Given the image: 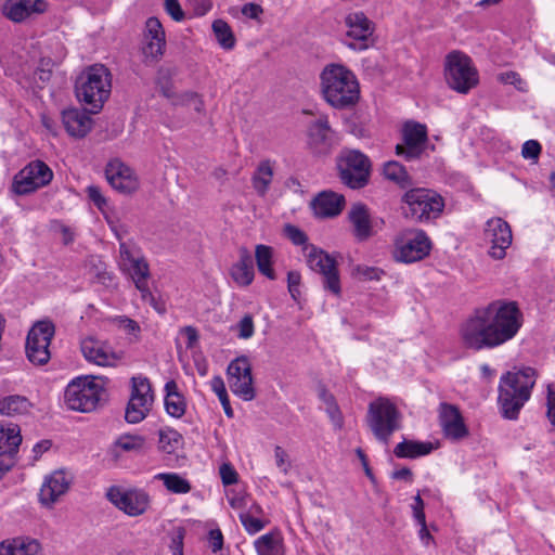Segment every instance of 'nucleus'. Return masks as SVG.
Masks as SVG:
<instances>
[{
	"mask_svg": "<svg viewBox=\"0 0 555 555\" xmlns=\"http://www.w3.org/2000/svg\"><path fill=\"white\" fill-rule=\"evenodd\" d=\"M383 175L387 180L395 182L401 188H408L412 183L411 177L405 168L396 160L385 163Z\"/></svg>",
	"mask_w": 555,
	"mask_h": 555,
	"instance_id": "obj_37",
	"label": "nucleus"
},
{
	"mask_svg": "<svg viewBox=\"0 0 555 555\" xmlns=\"http://www.w3.org/2000/svg\"><path fill=\"white\" fill-rule=\"evenodd\" d=\"M40 544L35 539L15 538L0 543V555H38Z\"/></svg>",
	"mask_w": 555,
	"mask_h": 555,
	"instance_id": "obj_31",
	"label": "nucleus"
},
{
	"mask_svg": "<svg viewBox=\"0 0 555 555\" xmlns=\"http://www.w3.org/2000/svg\"><path fill=\"white\" fill-rule=\"evenodd\" d=\"M320 86L323 99L335 109H349L359 102V81L341 64H327L320 74Z\"/></svg>",
	"mask_w": 555,
	"mask_h": 555,
	"instance_id": "obj_2",
	"label": "nucleus"
},
{
	"mask_svg": "<svg viewBox=\"0 0 555 555\" xmlns=\"http://www.w3.org/2000/svg\"><path fill=\"white\" fill-rule=\"evenodd\" d=\"M254 261L247 250H243L240 260L232 266L231 276L238 286H248L254 280Z\"/></svg>",
	"mask_w": 555,
	"mask_h": 555,
	"instance_id": "obj_32",
	"label": "nucleus"
},
{
	"mask_svg": "<svg viewBox=\"0 0 555 555\" xmlns=\"http://www.w3.org/2000/svg\"><path fill=\"white\" fill-rule=\"evenodd\" d=\"M308 147L312 154L327 155L335 144V132L331 128L327 116H320L308 127Z\"/></svg>",
	"mask_w": 555,
	"mask_h": 555,
	"instance_id": "obj_18",
	"label": "nucleus"
},
{
	"mask_svg": "<svg viewBox=\"0 0 555 555\" xmlns=\"http://www.w3.org/2000/svg\"><path fill=\"white\" fill-rule=\"evenodd\" d=\"M104 393L103 386L95 378L78 377L72 380L64 393L65 404L73 411H93Z\"/></svg>",
	"mask_w": 555,
	"mask_h": 555,
	"instance_id": "obj_8",
	"label": "nucleus"
},
{
	"mask_svg": "<svg viewBox=\"0 0 555 555\" xmlns=\"http://www.w3.org/2000/svg\"><path fill=\"white\" fill-rule=\"evenodd\" d=\"M301 275L298 271H289L287 273V287L292 298L298 301L300 298Z\"/></svg>",
	"mask_w": 555,
	"mask_h": 555,
	"instance_id": "obj_51",
	"label": "nucleus"
},
{
	"mask_svg": "<svg viewBox=\"0 0 555 555\" xmlns=\"http://www.w3.org/2000/svg\"><path fill=\"white\" fill-rule=\"evenodd\" d=\"M166 40L143 37L142 53L145 61H157L165 52Z\"/></svg>",
	"mask_w": 555,
	"mask_h": 555,
	"instance_id": "obj_43",
	"label": "nucleus"
},
{
	"mask_svg": "<svg viewBox=\"0 0 555 555\" xmlns=\"http://www.w3.org/2000/svg\"><path fill=\"white\" fill-rule=\"evenodd\" d=\"M547 417L555 426V385H547Z\"/></svg>",
	"mask_w": 555,
	"mask_h": 555,
	"instance_id": "obj_61",
	"label": "nucleus"
},
{
	"mask_svg": "<svg viewBox=\"0 0 555 555\" xmlns=\"http://www.w3.org/2000/svg\"><path fill=\"white\" fill-rule=\"evenodd\" d=\"M30 401L20 395L5 396L0 399V414L4 416L23 415L30 411Z\"/></svg>",
	"mask_w": 555,
	"mask_h": 555,
	"instance_id": "obj_35",
	"label": "nucleus"
},
{
	"mask_svg": "<svg viewBox=\"0 0 555 555\" xmlns=\"http://www.w3.org/2000/svg\"><path fill=\"white\" fill-rule=\"evenodd\" d=\"M498 80L503 83L513 85L517 89L521 90V85L524 83L519 74L513 70L501 73L498 75Z\"/></svg>",
	"mask_w": 555,
	"mask_h": 555,
	"instance_id": "obj_59",
	"label": "nucleus"
},
{
	"mask_svg": "<svg viewBox=\"0 0 555 555\" xmlns=\"http://www.w3.org/2000/svg\"><path fill=\"white\" fill-rule=\"evenodd\" d=\"M68 489V481L63 472H54L41 486L39 492L40 502L43 505H52Z\"/></svg>",
	"mask_w": 555,
	"mask_h": 555,
	"instance_id": "obj_29",
	"label": "nucleus"
},
{
	"mask_svg": "<svg viewBox=\"0 0 555 555\" xmlns=\"http://www.w3.org/2000/svg\"><path fill=\"white\" fill-rule=\"evenodd\" d=\"M212 30L218 43L225 50H232L235 46V38L231 27L222 20L212 23Z\"/></svg>",
	"mask_w": 555,
	"mask_h": 555,
	"instance_id": "obj_41",
	"label": "nucleus"
},
{
	"mask_svg": "<svg viewBox=\"0 0 555 555\" xmlns=\"http://www.w3.org/2000/svg\"><path fill=\"white\" fill-rule=\"evenodd\" d=\"M22 442L17 424L0 421V454L13 456Z\"/></svg>",
	"mask_w": 555,
	"mask_h": 555,
	"instance_id": "obj_30",
	"label": "nucleus"
},
{
	"mask_svg": "<svg viewBox=\"0 0 555 555\" xmlns=\"http://www.w3.org/2000/svg\"><path fill=\"white\" fill-rule=\"evenodd\" d=\"M403 212L406 218L425 222L438 218L444 207L443 198L433 190L416 188L402 196Z\"/></svg>",
	"mask_w": 555,
	"mask_h": 555,
	"instance_id": "obj_6",
	"label": "nucleus"
},
{
	"mask_svg": "<svg viewBox=\"0 0 555 555\" xmlns=\"http://www.w3.org/2000/svg\"><path fill=\"white\" fill-rule=\"evenodd\" d=\"M325 412L327 413L334 427L336 429H341L344 426V417L337 403L325 406Z\"/></svg>",
	"mask_w": 555,
	"mask_h": 555,
	"instance_id": "obj_58",
	"label": "nucleus"
},
{
	"mask_svg": "<svg viewBox=\"0 0 555 555\" xmlns=\"http://www.w3.org/2000/svg\"><path fill=\"white\" fill-rule=\"evenodd\" d=\"M87 193L89 198L94 203V205L102 209L106 205V199L102 195L100 188L95 185H90L87 188Z\"/></svg>",
	"mask_w": 555,
	"mask_h": 555,
	"instance_id": "obj_62",
	"label": "nucleus"
},
{
	"mask_svg": "<svg viewBox=\"0 0 555 555\" xmlns=\"http://www.w3.org/2000/svg\"><path fill=\"white\" fill-rule=\"evenodd\" d=\"M210 387H211V390L219 398L225 415L230 418L233 417L234 412L231 408L229 396H228L223 379L220 376H215L210 380Z\"/></svg>",
	"mask_w": 555,
	"mask_h": 555,
	"instance_id": "obj_44",
	"label": "nucleus"
},
{
	"mask_svg": "<svg viewBox=\"0 0 555 555\" xmlns=\"http://www.w3.org/2000/svg\"><path fill=\"white\" fill-rule=\"evenodd\" d=\"M535 379L537 373L532 367L507 372L501 377L499 403L505 418H517L520 409L530 398Z\"/></svg>",
	"mask_w": 555,
	"mask_h": 555,
	"instance_id": "obj_3",
	"label": "nucleus"
},
{
	"mask_svg": "<svg viewBox=\"0 0 555 555\" xmlns=\"http://www.w3.org/2000/svg\"><path fill=\"white\" fill-rule=\"evenodd\" d=\"M154 401L149 378L133 376L131 378V395L128 402L125 418L130 424L140 423L145 418Z\"/></svg>",
	"mask_w": 555,
	"mask_h": 555,
	"instance_id": "obj_13",
	"label": "nucleus"
},
{
	"mask_svg": "<svg viewBox=\"0 0 555 555\" xmlns=\"http://www.w3.org/2000/svg\"><path fill=\"white\" fill-rule=\"evenodd\" d=\"M258 555H284L283 539L279 531H271L254 542Z\"/></svg>",
	"mask_w": 555,
	"mask_h": 555,
	"instance_id": "obj_34",
	"label": "nucleus"
},
{
	"mask_svg": "<svg viewBox=\"0 0 555 555\" xmlns=\"http://www.w3.org/2000/svg\"><path fill=\"white\" fill-rule=\"evenodd\" d=\"M337 168L341 182L350 189H362L369 183L371 162L357 150L341 152L337 159Z\"/></svg>",
	"mask_w": 555,
	"mask_h": 555,
	"instance_id": "obj_10",
	"label": "nucleus"
},
{
	"mask_svg": "<svg viewBox=\"0 0 555 555\" xmlns=\"http://www.w3.org/2000/svg\"><path fill=\"white\" fill-rule=\"evenodd\" d=\"M256 262L258 270L261 274L270 280L275 279V273L271 267L272 264V249L266 245H257L256 247Z\"/></svg>",
	"mask_w": 555,
	"mask_h": 555,
	"instance_id": "obj_39",
	"label": "nucleus"
},
{
	"mask_svg": "<svg viewBox=\"0 0 555 555\" xmlns=\"http://www.w3.org/2000/svg\"><path fill=\"white\" fill-rule=\"evenodd\" d=\"M308 266L323 275L324 287L334 295L340 294V281L336 268V261L328 254L313 246L307 254Z\"/></svg>",
	"mask_w": 555,
	"mask_h": 555,
	"instance_id": "obj_17",
	"label": "nucleus"
},
{
	"mask_svg": "<svg viewBox=\"0 0 555 555\" xmlns=\"http://www.w3.org/2000/svg\"><path fill=\"white\" fill-rule=\"evenodd\" d=\"M53 179V171L42 160H33L21 169L13 179V191L26 195L48 185Z\"/></svg>",
	"mask_w": 555,
	"mask_h": 555,
	"instance_id": "obj_14",
	"label": "nucleus"
},
{
	"mask_svg": "<svg viewBox=\"0 0 555 555\" xmlns=\"http://www.w3.org/2000/svg\"><path fill=\"white\" fill-rule=\"evenodd\" d=\"M284 233L288 240L293 242V244L301 246L307 243V235L299 228L293 224H286L284 228Z\"/></svg>",
	"mask_w": 555,
	"mask_h": 555,
	"instance_id": "obj_53",
	"label": "nucleus"
},
{
	"mask_svg": "<svg viewBox=\"0 0 555 555\" xmlns=\"http://www.w3.org/2000/svg\"><path fill=\"white\" fill-rule=\"evenodd\" d=\"M145 439L139 435H122L117 441L116 446L126 452L139 451L143 448Z\"/></svg>",
	"mask_w": 555,
	"mask_h": 555,
	"instance_id": "obj_46",
	"label": "nucleus"
},
{
	"mask_svg": "<svg viewBox=\"0 0 555 555\" xmlns=\"http://www.w3.org/2000/svg\"><path fill=\"white\" fill-rule=\"evenodd\" d=\"M182 436L175 429H164L159 431V448L164 452L171 454L181 446Z\"/></svg>",
	"mask_w": 555,
	"mask_h": 555,
	"instance_id": "obj_42",
	"label": "nucleus"
},
{
	"mask_svg": "<svg viewBox=\"0 0 555 555\" xmlns=\"http://www.w3.org/2000/svg\"><path fill=\"white\" fill-rule=\"evenodd\" d=\"M384 271L376 267L358 264L353 269V275L360 281H379Z\"/></svg>",
	"mask_w": 555,
	"mask_h": 555,
	"instance_id": "obj_48",
	"label": "nucleus"
},
{
	"mask_svg": "<svg viewBox=\"0 0 555 555\" xmlns=\"http://www.w3.org/2000/svg\"><path fill=\"white\" fill-rule=\"evenodd\" d=\"M165 10L176 22L184 18V12L178 0H165Z\"/></svg>",
	"mask_w": 555,
	"mask_h": 555,
	"instance_id": "obj_57",
	"label": "nucleus"
},
{
	"mask_svg": "<svg viewBox=\"0 0 555 555\" xmlns=\"http://www.w3.org/2000/svg\"><path fill=\"white\" fill-rule=\"evenodd\" d=\"M431 242L424 230L405 229L395 240L393 256L397 261L411 263L427 257Z\"/></svg>",
	"mask_w": 555,
	"mask_h": 555,
	"instance_id": "obj_11",
	"label": "nucleus"
},
{
	"mask_svg": "<svg viewBox=\"0 0 555 555\" xmlns=\"http://www.w3.org/2000/svg\"><path fill=\"white\" fill-rule=\"evenodd\" d=\"M433 451L430 442H418L413 440H403L393 449V454L399 459H415L427 455Z\"/></svg>",
	"mask_w": 555,
	"mask_h": 555,
	"instance_id": "obj_36",
	"label": "nucleus"
},
{
	"mask_svg": "<svg viewBox=\"0 0 555 555\" xmlns=\"http://www.w3.org/2000/svg\"><path fill=\"white\" fill-rule=\"evenodd\" d=\"M228 380L231 390L245 401L255 398L253 387L251 365L246 357H238L228 366Z\"/></svg>",
	"mask_w": 555,
	"mask_h": 555,
	"instance_id": "obj_16",
	"label": "nucleus"
},
{
	"mask_svg": "<svg viewBox=\"0 0 555 555\" xmlns=\"http://www.w3.org/2000/svg\"><path fill=\"white\" fill-rule=\"evenodd\" d=\"M444 77L448 86L466 94L478 85L479 76L472 59L460 51L450 52L444 62Z\"/></svg>",
	"mask_w": 555,
	"mask_h": 555,
	"instance_id": "obj_7",
	"label": "nucleus"
},
{
	"mask_svg": "<svg viewBox=\"0 0 555 555\" xmlns=\"http://www.w3.org/2000/svg\"><path fill=\"white\" fill-rule=\"evenodd\" d=\"M219 473L223 485L231 486L237 482V473L231 464H222Z\"/></svg>",
	"mask_w": 555,
	"mask_h": 555,
	"instance_id": "obj_55",
	"label": "nucleus"
},
{
	"mask_svg": "<svg viewBox=\"0 0 555 555\" xmlns=\"http://www.w3.org/2000/svg\"><path fill=\"white\" fill-rule=\"evenodd\" d=\"M43 11L44 3L42 0H8L3 7L5 16L17 23Z\"/></svg>",
	"mask_w": 555,
	"mask_h": 555,
	"instance_id": "obj_28",
	"label": "nucleus"
},
{
	"mask_svg": "<svg viewBox=\"0 0 555 555\" xmlns=\"http://www.w3.org/2000/svg\"><path fill=\"white\" fill-rule=\"evenodd\" d=\"M209 547L214 553L220 551L223 546V535L220 529H211L208 533Z\"/></svg>",
	"mask_w": 555,
	"mask_h": 555,
	"instance_id": "obj_60",
	"label": "nucleus"
},
{
	"mask_svg": "<svg viewBox=\"0 0 555 555\" xmlns=\"http://www.w3.org/2000/svg\"><path fill=\"white\" fill-rule=\"evenodd\" d=\"M114 322L119 330L124 331L128 335L133 336L134 339H137V340L139 339L141 328L137 321H134L128 317L121 315V317H117L114 320Z\"/></svg>",
	"mask_w": 555,
	"mask_h": 555,
	"instance_id": "obj_50",
	"label": "nucleus"
},
{
	"mask_svg": "<svg viewBox=\"0 0 555 555\" xmlns=\"http://www.w3.org/2000/svg\"><path fill=\"white\" fill-rule=\"evenodd\" d=\"M55 334L52 321H37L29 330L26 338V356L35 365H44L51 358L50 344Z\"/></svg>",
	"mask_w": 555,
	"mask_h": 555,
	"instance_id": "obj_12",
	"label": "nucleus"
},
{
	"mask_svg": "<svg viewBox=\"0 0 555 555\" xmlns=\"http://www.w3.org/2000/svg\"><path fill=\"white\" fill-rule=\"evenodd\" d=\"M348 47L354 50H364L369 47L367 40L373 35V25L362 12H352L345 17Z\"/></svg>",
	"mask_w": 555,
	"mask_h": 555,
	"instance_id": "obj_21",
	"label": "nucleus"
},
{
	"mask_svg": "<svg viewBox=\"0 0 555 555\" xmlns=\"http://www.w3.org/2000/svg\"><path fill=\"white\" fill-rule=\"evenodd\" d=\"M345 205V197L332 191L321 192L312 202V208L318 217L328 218L339 215Z\"/></svg>",
	"mask_w": 555,
	"mask_h": 555,
	"instance_id": "obj_27",
	"label": "nucleus"
},
{
	"mask_svg": "<svg viewBox=\"0 0 555 555\" xmlns=\"http://www.w3.org/2000/svg\"><path fill=\"white\" fill-rule=\"evenodd\" d=\"M274 176V163L270 159L261 160L251 178L253 188L258 195L267 194Z\"/></svg>",
	"mask_w": 555,
	"mask_h": 555,
	"instance_id": "obj_33",
	"label": "nucleus"
},
{
	"mask_svg": "<svg viewBox=\"0 0 555 555\" xmlns=\"http://www.w3.org/2000/svg\"><path fill=\"white\" fill-rule=\"evenodd\" d=\"M112 89L109 70L101 64L88 67L78 77L76 95L80 102L91 106L92 113H98L108 99Z\"/></svg>",
	"mask_w": 555,
	"mask_h": 555,
	"instance_id": "obj_4",
	"label": "nucleus"
},
{
	"mask_svg": "<svg viewBox=\"0 0 555 555\" xmlns=\"http://www.w3.org/2000/svg\"><path fill=\"white\" fill-rule=\"evenodd\" d=\"M155 478L162 480L167 490L172 493L184 494L191 490L190 482L176 473H159Z\"/></svg>",
	"mask_w": 555,
	"mask_h": 555,
	"instance_id": "obj_38",
	"label": "nucleus"
},
{
	"mask_svg": "<svg viewBox=\"0 0 555 555\" xmlns=\"http://www.w3.org/2000/svg\"><path fill=\"white\" fill-rule=\"evenodd\" d=\"M238 337L248 339L254 335V320L250 314L244 315L237 323Z\"/></svg>",
	"mask_w": 555,
	"mask_h": 555,
	"instance_id": "obj_54",
	"label": "nucleus"
},
{
	"mask_svg": "<svg viewBox=\"0 0 555 555\" xmlns=\"http://www.w3.org/2000/svg\"><path fill=\"white\" fill-rule=\"evenodd\" d=\"M413 516L417 522H423L425 518L424 502L420 494L414 498V504L412 505Z\"/></svg>",
	"mask_w": 555,
	"mask_h": 555,
	"instance_id": "obj_63",
	"label": "nucleus"
},
{
	"mask_svg": "<svg viewBox=\"0 0 555 555\" xmlns=\"http://www.w3.org/2000/svg\"><path fill=\"white\" fill-rule=\"evenodd\" d=\"M108 183L120 193L130 194L139 188V180L133 170L119 159L111 160L105 169Z\"/></svg>",
	"mask_w": 555,
	"mask_h": 555,
	"instance_id": "obj_22",
	"label": "nucleus"
},
{
	"mask_svg": "<svg viewBox=\"0 0 555 555\" xmlns=\"http://www.w3.org/2000/svg\"><path fill=\"white\" fill-rule=\"evenodd\" d=\"M522 325L514 301L493 300L473 311L459 327L462 346L473 351L494 349L512 340Z\"/></svg>",
	"mask_w": 555,
	"mask_h": 555,
	"instance_id": "obj_1",
	"label": "nucleus"
},
{
	"mask_svg": "<svg viewBox=\"0 0 555 555\" xmlns=\"http://www.w3.org/2000/svg\"><path fill=\"white\" fill-rule=\"evenodd\" d=\"M81 352L88 362L100 366H114L121 359L109 346L93 338L81 341Z\"/></svg>",
	"mask_w": 555,
	"mask_h": 555,
	"instance_id": "obj_24",
	"label": "nucleus"
},
{
	"mask_svg": "<svg viewBox=\"0 0 555 555\" xmlns=\"http://www.w3.org/2000/svg\"><path fill=\"white\" fill-rule=\"evenodd\" d=\"M62 122L70 137L83 138L92 128L90 116L78 108H66L62 112Z\"/></svg>",
	"mask_w": 555,
	"mask_h": 555,
	"instance_id": "obj_26",
	"label": "nucleus"
},
{
	"mask_svg": "<svg viewBox=\"0 0 555 555\" xmlns=\"http://www.w3.org/2000/svg\"><path fill=\"white\" fill-rule=\"evenodd\" d=\"M175 106H192L201 115L205 114V102L203 96L194 91H184L173 98Z\"/></svg>",
	"mask_w": 555,
	"mask_h": 555,
	"instance_id": "obj_40",
	"label": "nucleus"
},
{
	"mask_svg": "<svg viewBox=\"0 0 555 555\" xmlns=\"http://www.w3.org/2000/svg\"><path fill=\"white\" fill-rule=\"evenodd\" d=\"M242 13L249 18H258L262 8L256 3H247L242 8Z\"/></svg>",
	"mask_w": 555,
	"mask_h": 555,
	"instance_id": "obj_64",
	"label": "nucleus"
},
{
	"mask_svg": "<svg viewBox=\"0 0 555 555\" xmlns=\"http://www.w3.org/2000/svg\"><path fill=\"white\" fill-rule=\"evenodd\" d=\"M119 267L131 278L137 289L141 293L142 299L153 302L154 297L152 296L147 284V279L150 276L149 263L135 245L120 242Z\"/></svg>",
	"mask_w": 555,
	"mask_h": 555,
	"instance_id": "obj_9",
	"label": "nucleus"
},
{
	"mask_svg": "<svg viewBox=\"0 0 555 555\" xmlns=\"http://www.w3.org/2000/svg\"><path fill=\"white\" fill-rule=\"evenodd\" d=\"M402 135L405 145L398 144L396 154L403 156L406 160L418 158L423 152V145L427 141L426 127L414 121L405 122Z\"/></svg>",
	"mask_w": 555,
	"mask_h": 555,
	"instance_id": "obj_20",
	"label": "nucleus"
},
{
	"mask_svg": "<svg viewBox=\"0 0 555 555\" xmlns=\"http://www.w3.org/2000/svg\"><path fill=\"white\" fill-rule=\"evenodd\" d=\"M485 237L491 244L489 254L493 259H503L506 249L512 244V230L502 218H492L487 221Z\"/></svg>",
	"mask_w": 555,
	"mask_h": 555,
	"instance_id": "obj_19",
	"label": "nucleus"
},
{
	"mask_svg": "<svg viewBox=\"0 0 555 555\" xmlns=\"http://www.w3.org/2000/svg\"><path fill=\"white\" fill-rule=\"evenodd\" d=\"M165 408L169 415L173 417H181L185 413V401L182 395H171L165 398Z\"/></svg>",
	"mask_w": 555,
	"mask_h": 555,
	"instance_id": "obj_47",
	"label": "nucleus"
},
{
	"mask_svg": "<svg viewBox=\"0 0 555 555\" xmlns=\"http://www.w3.org/2000/svg\"><path fill=\"white\" fill-rule=\"evenodd\" d=\"M541 153V145L535 140H528L522 144L521 155L526 159L538 158Z\"/></svg>",
	"mask_w": 555,
	"mask_h": 555,
	"instance_id": "obj_56",
	"label": "nucleus"
},
{
	"mask_svg": "<svg viewBox=\"0 0 555 555\" xmlns=\"http://www.w3.org/2000/svg\"><path fill=\"white\" fill-rule=\"evenodd\" d=\"M439 420L443 434L451 440H461L468 435L460 410L449 403H441L439 408Z\"/></svg>",
	"mask_w": 555,
	"mask_h": 555,
	"instance_id": "obj_23",
	"label": "nucleus"
},
{
	"mask_svg": "<svg viewBox=\"0 0 555 555\" xmlns=\"http://www.w3.org/2000/svg\"><path fill=\"white\" fill-rule=\"evenodd\" d=\"M240 520L244 527V529L249 534H256L261 531L267 525L268 520L262 519L253 514V512H243L240 514Z\"/></svg>",
	"mask_w": 555,
	"mask_h": 555,
	"instance_id": "obj_45",
	"label": "nucleus"
},
{
	"mask_svg": "<svg viewBox=\"0 0 555 555\" xmlns=\"http://www.w3.org/2000/svg\"><path fill=\"white\" fill-rule=\"evenodd\" d=\"M106 496L112 504L129 516L142 515L150 505V495L142 489L113 486L107 490Z\"/></svg>",
	"mask_w": 555,
	"mask_h": 555,
	"instance_id": "obj_15",
	"label": "nucleus"
},
{
	"mask_svg": "<svg viewBox=\"0 0 555 555\" xmlns=\"http://www.w3.org/2000/svg\"><path fill=\"white\" fill-rule=\"evenodd\" d=\"M352 234L359 242L367 241L373 234V222L369 208L361 203L352 205L348 212Z\"/></svg>",
	"mask_w": 555,
	"mask_h": 555,
	"instance_id": "obj_25",
	"label": "nucleus"
},
{
	"mask_svg": "<svg viewBox=\"0 0 555 555\" xmlns=\"http://www.w3.org/2000/svg\"><path fill=\"white\" fill-rule=\"evenodd\" d=\"M366 425L376 440L387 446L390 437L401 428V413L387 398H377L369 404Z\"/></svg>",
	"mask_w": 555,
	"mask_h": 555,
	"instance_id": "obj_5",
	"label": "nucleus"
},
{
	"mask_svg": "<svg viewBox=\"0 0 555 555\" xmlns=\"http://www.w3.org/2000/svg\"><path fill=\"white\" fill-rule=\"evenodd\" d=\"M274 459L280 472L287 475L292 466L288 453L282 447L276 446L274 448Z\"/></svg>",
	"mask_w": 555,
	"mask_h": 555,
	"instance_id": "obj_52",
	"label": "nucleus"
},
{
	"mask_svg": "<svg viewBox=\"0 0 555 555\" xmlns=\"http://www.w3.org/2000/svg\"><path fill=\"white\" fill-rule=\"evenodd\" d=\"M143 37L166 40L164 27L157 17L152 16L147 18L145 22Z\"/></svg>",
	"mask_w": 555,
	"mask_h": 555,
	"instance_id": "obj_49",
	"label": "nucleus"
}]
</instances>
